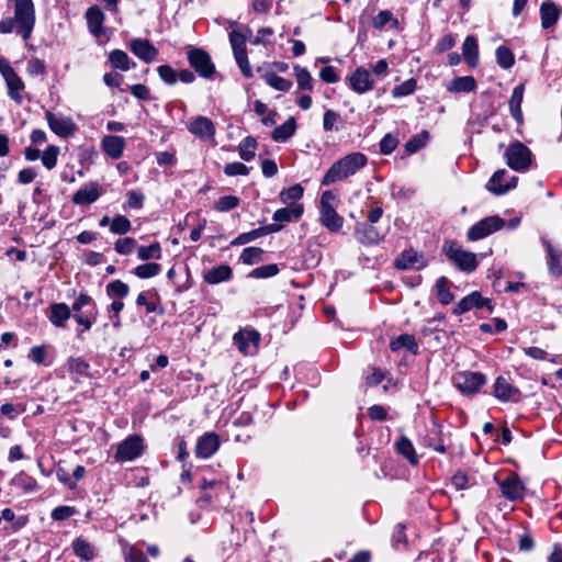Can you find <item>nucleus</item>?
I'll return each mask as SVG.
<instances>
[{"mask_svg": "<svg viewBox=\"0 0 562 562\" xmlns=\"http://www.w3.org/2000/svg\"><path fill=\"white\" fill-rule=\"evenodd\" d=\"M539 14L542 29L549 30L554 27L555 24L558 23L561 14V9L555 2L547 0L541 3Z\"/></svg>", "mask_w": 562, "mask_h": 562, "instance_id": "obj_25", "label": "nucleus"}, {"mask_svg": "<svg viewBox=\"0 0 562 562\" xmlns=\"http://www.w3.org/2000/svg\"><path fill=\"white\" fill-rule=\"evenodd\" d=\"M417 87V82L415 79L411 78L402 82L401 85H397L392 90V95L394 98H403L406 95L412 94Z\"/></svg>", "mask_w": 562, "mask_h": 562, "instance_id": "obj_61", "label": "nucleus"}, {"mask_svg": "<svg viewBox=\"0 0 562 562\" xmlns=\"http://www.w3.org/2000/svg\"><path fill=\"white\" fill-rule=\"evenodd\" d=\"M398 145V139L395 135L387 133L379 144L380 153L383 155L392 154Z\"/></svg>", "mask_w": 562, "mask_h": 562, "instance_id": "obj_63", "label": "nucleus"}, {"mask_svg": "<svg viewBox=\"0 0 562 562\" xmlns=\"http://www.w3.org/2000/svg\"><path fill=\"white\" fill-rule=\"evenodd\" d=\"M495 480L498 484L502 497L509 502H520L524 499L526 485L517 473L510 472L504 480Z\"/></svg>", "mask_w": 562, "mask_h": 562, "instance_id": "obj_9", "label": "nucleus"}, {"mask_svg": "<svg viewBox=\"0 0 562 562\" xmlns=\"http://www.w3.org/2000/svg\"><path fill=\"white\" fill-rule=\"evenodd\" d=\"M262 78L269 87L278 91L288 92L293 86L291 80L282 78L271 70H266Z\"/></svg>", "mask_w": 562, "mask_h": 562, "instance_id": "obj_39", "label": "nucleus"}, {"mask_svg": "<svg viewBox=\"0 0 562 562\" xmlns=\"http://www.w3.org/2000/svg\"><path fill=\"white\" fill-rule=\"evenodd\" d=\"M544 246H546L548 255H549L548 266H549L550 272L557 277H561L562 276V252L554 250L549 241H544Z\"/></svg>", "mask_w": 562, "mask_h": 562, "instance_id": "obj_41", "label": "nucleus"}, {"mask_svg": "<svg viewBox=\"0 0 562 562\" xmlns=\"http://www.w3.org/2000/svg\"><path fill=\"white\" fill-rule=\"evenodd\" d=\"M303 194L304 188L300 183H296L283 189L280 192V200L284 204H297L296 202L302 199Z\"/></svg>", "mask_w": 562, "mask_h": 562, "instance_id": "obj_43", "label": "nucleus"}, {"mask_svg": "<svg viewBox=\"0 0 562 562\" xmlns=\"http://www.w3.org/2000/svg\"><path fill=\"white\" fill-rule=\"evenodd\" d=\"M496 60H497V64L503 68V69H509L510 67L514 66L515 64V57H514V54L513 52L506 47V46H499L497 47L496 49Z\"/></svg>", "mask_w": 562, "mask_h": 562, "instance_id": "obj_54", "label": "nucleus"}, {"mask_svg": "<svg viewBox=\"0 0 562 562\" xmlns=\"http://www.w3.org/2000/svg\"><path fill=\"white\" fill-rule=\"evenodd\" d=\"M462 55L470 67L479 64V45L474 35H468L462 44Z\"/></svg>", "mask_w": 562, "mask_h": 562, "instance_id": "obj_35", "label": "nucleus"}, {"mask_svg": "<svg viewBox=\"0 0 562 562\" xmlns=\"http://www.w3.org/2000/svg\"><path fill=\"white\" fill-rule=\"evenodd\" d=\"M71 316V310L66 303L52 304L47 315L49 322L59 328H64Z\"/></svg>", "mask_w": 562, "mask_h": 562, "instance_id": "obj_29", "label": "nucleus"}, {"mask_svg": "<svg viewBox=\"0 0 562 562\" xmlns=\"http://www.w3.org/2000/svg\"><path fill=\"white\" fill-rule=\"evenodd\" d=\"M368 165V157L360 153H350L338 160H336L329 169L325 172L321 180L322 186H330L333 183L344 181Z\"/></svg>", "mask_w": 562, "mask_h": 562, "instance_id": "obj_2", "label": "nucleus"}, {"mask_svg": "<svg viewBox=\"0 0 562 562\" xmlns=\"http://www.w3.org/2000/svg\"><path fill=\"white\" fill-rule=\"evenodd\" d=\"M257 140L252 136L245 137L238 145L239 157L245 161H250L255 158V149Z\"/></svg>", "mask_w": 562, "mask_h": 562, "instance_id": "obj_50", "label": "nucleus"}, {"mask_svg": "<svg viewBox=\"0 0 562 562\" xmlns=\"http://www.w3.org/2000/svg\"><path fill=\"white\" fill-rule=\"evenodd\" d=\"M281 228L282 225L280 224H268L266 226L252 229L250 232L239 234L235 239L232 240L231 245H245L267 234L277 233L281 231Z\"/></svg>", "mask_w": 562, "mask_h": 562, "instance_id": "obj_28", "label": "nucleus"}, {"mask_svg": "<svg viewBox=\"0 0 562 562\" xmlns=\"http://www.w3.org/2000/svg\"><path fill=\"white\" fill-rule=\"evenodd\" d=\"M524 93H525V83L521 82L514 88L510 99H509V102H508L510 115L518 124H522V122H524V116H522V111H521Z\"/></svg>", "mask_w": 562, "mask_h": 562, "instance_id": "obj_30", "label": "nucleus"}, {"mask_svg": "<svg viewBox=\"0 0 562 562\" xmlns=\"http://www.w3.org/2000/svg\"><path fill=\"white\" fill-rule=\"evenodd\" d=\"M449 284L450 282L446 277H440L435 284L438 300L442 305H448L453 301Z\"/></svg>", "mask_w": 562, "mask_h": 562, "instance_id": "obj_45", "label": "nucleus"}, {"mask_svg": "<svg viewBox=\"0 0 562 562\" xmlns=\"http://www.w3.org/2000/svg\"><path fill=\"white\" fill-rule=\"evenodd\" d=\"M131 222L124 215H115L110 225V232L113 234L124 235L131 231Z\"/></svg>", "mask_w": 562, "mask_h": 562, "instance_id": "obj_55", "label": "nucleus"}, {"mask_svg": "<svg viewBox=\"0 0 562 562\" xmlns=\"http://www.w3.org/2000/svg\"><path fill=\"white\" fill-rule=\"evenodd\" d=\"M487 379L482 372L463 371L453 376L456 387L465 395L479 393Z\"/></svg>", "mask_w": 562, "mask_h": 562, "instance_id": "obj_6", "label": "nucleus"}, {"mask_svg": "<svg viewBox=\"0 0 562 562\" xmlns=\"http://www.w3.org/2000/svg\"><path fill=\"white\" fill-rule=\"evenodd\" d=\"M71 548L75 555L86 562L93 560L95 557V550L93 546L81 537L72 541Z\"/></svg>", "mask_w": 562, "mask_h": 562, "instance_id": "obj_37", "label": "nucleus"}, {"mask_svg": "<svg viewBox=\"0 0 562 562\" xmlns=\"http://www.w3.org/2000/svg\"><path fill=\"white\" fill-rule=\"evenodd\" d=\"M341 122L340 114L334 110H326L323 117V128L325 132L338 131V123Z\"/></svg>", "mask_w": 562, "mask_h": 562, "instance_id": "obj_60", "label": "nucleus"}, {"mask_svg": "<svg viewBox=\"0 0 562 562\" xmlns=\"http://www.w3.org/2000/svg\"><path fill=\"white\" fill-rule=\"evenodd\" d=\"M45 119L50 131L61 138L72 136L77 131V125L70 116L46 111Z\"/></svg>", "mask_w": 562, "mask_h": 562, "instance_id": "obj_12", "label": "nucleus"}, {"mask_svg": "<svg viewBox=\"0 0 562 562\" xmlns=\"http://www.w3.org/2000/svg\"><path fill=\"white\" fill-rule=\"evenodd\" d=\"M189 65L202 78L211 79L215 74V65L207 52L202 48H191L188 54Z\"/></svg>", "mask_w": 562, "mask_h": 562, "instance_id": "obj_7", "label": "nucleus"}, {"mask_svg": "<svg viewBox=\"0 0 562 562\" xmlns=\"http://www.w3.org/2000/svg\"><path fill=\"white\" fill-rule=\"evenodd\" d=\"M161 272V266L156 262L142 263L134 268L133 273L139 279H149Z\"/></svg>", "mask_w": 562, "mask_h": 562, "instance_id": "obj_51", "label": "nucleus"}, {"mask_svg": "<svg viewBox=\"0 0 562 562\" xmlns=\"http://www.w3.org/2000/svg\"><path fill=\"white\" fill-rule=\"evenodd\" d=\"M303 211L304 209L302 204H292L277 210L273 213L272 220L276 222L274 224L283 226L284 223L299 220L302 216Z\"/></svg>", "mask_w": 562, "mask_h": 562, "instance_id": "obj_31", "label": "nucleus"}, {"mask_svg": "<svg viewBox=\"0 0 562 562\" xmlns=\"http://www.w3.org/2000/svg\"><path fill=\"white\" fill-rule=\"evenodd\" d=\"M159 296L156 291L140 292L136 297V304L138 306H145L147 313H155L157 311V301Z\"/></svg>", "mask_w": 562, "mask_h": 562, "instance_id": "obj_44", "label": "nucleus"}, {"mask_svg": "<svg viewBox=\"0 0 562 562\" xmlns=\"http://www.w3.org/2000/svg\"><path fill=\"white\" fill-rule=\"evenodd\" d=\"M424 443L439 453H445L447 451L442 425H440L436 419L431 422V426L427 429Z\"/></svg>", "mask_w": 562, "mask_h": 562, "instance_id": "obj_24", "label": "nucleus"}, {"mask_svg": "<svg viewBox=\"0 0 562 562\" xmlns=\"http://www.w3.org/2000/svg\"><path fill=\"white\" fill-rule=\"evenodd\" d=\"M130 50L146 64L153 63L157 55L158 49L145 38H133L128 42Z\"/></svg>", "mask_w": 562, "mask_h": 562, "instance_id": "obj_19", "label": "nucleus"}, {"mask_svg": "<svg viewBox=\"0 0 562 562\" xmlns=\"http://www.w3.org/2000/svg\"><path fill=\"white\" fill-rule=\"evenodd\" d=\"M10 483L12 486L24 493H31L38 490L36 480L23 471L14 475Z\"/></svg>", "mask_w": 562, "mask_h": 562, "instance_id": "obj_38", "label": "nucleus"}, {"mask_svg": "<svg viewBox=\"0 0 562 562\" xmlns=\"http://www.w3.org/2000/svg\"><path fill=\"white\" fill-rule=\"evenodd\" d=\"M162 256L161 246L158 241L150 244L149 246H139L137 248V258L142 261L150 259H160Z\"/></svg>", "mask_w": 562, "mask_h": 562, "instance_id": "obj_48", "label": "nucleus"}, {"mask_svg": "<svg viewBox=\"0 0 562 562\" xmlns=\"http://www.w3.org/2000/svg\"><path fill=\"white\" fill-rule=\"evenodd\" d=\"M105 293L110 299L123 300L130 293V286L122 280H113L105 286Z\"/></svg>", "mask_w": 562, "mask_h": 562, "instance_id": "obj_42", "label": "nucleus"}, {"mask_svg": "<svg viewBox=\"0 0 562 562\" xmlns=\"http://www.w3.org/2000/svg\"><path fill=\"white\" fill-rule=\"evenodd\" d=\"M58 155H59V147L55 146V145H49L44 150L43 155H41V159H42L44 167L47 168L48 170H52L53 168H55V166L57 164Z\"/></svg>", "mask_w": 562, "mask_h": 562, "instance_id": "obj_59", "label": "nucleus"}, {"mask_svg": "<svg viewBox=\"0 0 562 562\" xmlns=\"http://www.w3.org/2000/svg\"><path fill=\"white\" fill-rule=\"evenodd\" d=\"M188 131L196 138L203 142L214 140L215 125L211 119L206 116H195L188 123Z\"/></svg>", "mask_w": 562, "mask_h": 562, "instance_id": "obj_15", "label": "nucleus"}, {"mask_svg": "<svg viewBox=\"0 0 562 562\" xmlns=\"http://www.w3.org/2000/svg\"><path fill=\"white\" fill-rule=\"evenodd\" d=\"M102 194L98 182H89L82 186L72 195V203L76 205H90L94 203Z\"/></svg>", "mask_w": 562, "mask_h": 562, "instance_id": "obj_22", "label": "nucleus"}, {"mask_svg": "<svg viewBox=\"0 0 562 562\" xmlns=\"http://www.w3.org/2000/svg\"><path fill=\"white\" fill-rule=\"evenodd\" d=\"M336 194L330 191H324L319 201V221L330 233H337L342 228L344 217L340 216L334 206Z\"/></svg>", "mask_w": 562, "mask_h": 562, "instance_id": "obj_3", "label": "nucleus"}, {"mask_svg": "<svg viewBox=\"0 0 562 562\" xmlns=\"http://www.w3.org/2000/svg\"><path fill=\"white\" fill-rule=\"evenodd\" d=\"M387 24L392 29H397L398 26V20L390 10H382L372 19V26L376 30H382Z\"/></svg>", "mask_w": 562, "mask_h": 562, "instance_id": "obj_46", "label": "nucleus"}, {"mask_svg": "<svg viewBox=\"0 0 562 562\" xmlns=\"http://www.w3.org/2000/svg\"><path fill=\"white\" fill-rule=\"evenodd\" d=\"M396 450L401 456L406 458L412 465H416L418 463L415 448H414L412 441L407 437L402 436L397 440Z\"/></svg>", "mask_w": 562, "mask_h": 562, "instance_id": "obj_40", "label": "nucleus"}, {"mask_svg": "<svg viewBox=\"0 0 562 562\" xmlns=\"http://www.w3.org/2000/svg\"><path fill=\"white\" fill-rule=\"evenodd\" d=\"M233 341L240 352L249 355L257 349L260 342V335L255 329H244L234 335Z\"/></svg>", "mask_w": 562, "mask_h": 562, "instance_id": "obj_18", "label": "nucleus"}, {"mask_svg": "<svg viewBox=\"0 0 562 562\" xmlns=\"http://www.w3.org/2000/svg\"><path fill=\"white\" fill-rule=\"evenodd\" d=\"M0 74L5 81L8 95L15 103L22 104L25 83L5 58H0Z\"/></svg>", "mask_w": 562, "mask_h": 562, "instance_id": "obj_5", "label": "nucleus"}, {"mask_svg": "<svg viewBox=\"0 0 562 562\" xmlns=\"http://www.w3.org/2000/svg\"><path fill=\"white\" fill-rule=\"evenodd\" d=\"M486 308L488 312L493 311L492 300L483 297L479 291H473L469 295L460 300L453 307V314L462 315L472 308Z\"/></svg>", "mask_w": 562, "mask_h": 562, "instance_id": "obj_13", "label": "nucleus"}, {"mask_svg": "<svg viewBox=\"0 0 562 562\" xmlns=\"http://www.w3.org/2000/svg\"><path fill=\"white\" fill-rule=\"evenodd\" d=\"M263 249L259 247H247L241 251L240 261L245 265H254L262 259Z\"/></svg>", "mask_w": 562, "mask_h": 562, "instance_id": "obj_57", "label": "nucleus"}, {"mask_svg": "<svg viewBox=\"0 0 562 562\" xmlns=\"http://www.w3.org/2000/svg\"><path fill=\"white\" fill-rule=\"evenodd\" d=\"M35 7L33 0H14L13 18L0 21V33L15 32L23 41L31 38L35 26Z\"/></svg>", "mask_w": 562, "mask_h": 562, "instance_id": "obj_1", "label": "nucleus"}, {"mask_svg": "<svg viewBox=\"0 0 562 562\" xmlns=\"http://www.w3.org/2000/svg\"><path fill=\"white\" fill-rule=\"evenodd\" d=\"M355 236L359 243L367 246L378 245L383 240L378 229L368 223H357Z\"/></svg>", "mask_w": 562, "mask_h": 562, "instance_id": "obj_27", "label": "nucleus"}, {"mask_svg": "<svg viewBox=\"0 0 562 562\" xmlns=\"http://www.w3.org/2000/svg\"><path fill=\"white\" fill-rule=\"evenodd\" d=\"M100 146L109 158L117 160L123 156L126 142L122 136L105 135L101 138Z\"/></svg>", "mask_w": 562, "mask_h": 562, "instance_id": "obj_21", "label": "nucleus"}, {"mask_svg": "<svg viewBox=\"0 0 562 562\" xmlns=\"http://www.w3.org/2000/svg\"><path fill=\"white\" fill-rule=\"evenodd\" d=\"M390 349L393 352H397L402 349H406L412 355H417L419 347L413 335L402 334L390 341Z\"/></svg>", "mask_w": 562, "mask_h": 562, "instance_id": "obj_34", "label": "nucleus"}, {"mask_svg": "<svg viewBox=\"0 0 562 562\" xmlns=\"http://www.w3.org/2000/svg\"><path fill=\"white\" fill-rule=\"evenodd\" d=\"M137 243L132 237H124L120 238L114 243V249L120 255H130L134 248L136 247Z\"/></svg>", "mask_w": 562, "mask_h": 562, "instance_id": "obj_64", "label": "nucleus"}, {"mask_svg": "<svg viewBox=\"0 0 562 562\" xmlns=\"http://www.w3.org/2000/svg\"><path fill=\"white\" fill-rule=\"evenodd\" d=\"M108 60L115 70L128 71L136 67V63L122 49H113L109 53Z\"/></svg>", "mask_w": 562, "mask_h": 562, "instance_id": "obj_32", "label": "nucleus"}, {"mask_svg": "<svg viewBox=\"0 0 562 562\" xmlns=\"http://www.w3.org/2000/svg\"><path fill=\"white\" fill-rule=\"evenodd\" d=\"M446 249L447 257L463 272H473L477 265L476 254L464 250L457 244L452 243Z\"/></svg>", "mask_w": 562, "mask_h": 562, "instance_id": "obj_10", "label": "nucleus"}, {"mask_svg": "<svg viewBox=\"0 0 562 562\" xmlns=\"http://www.w3.org/2000/svg\"><path fill=\"white\" fill-rule=\"evenodd\" d=\"M240 203V199L236 195L221 196L215 203L214 209L218 212H229L236 209Z\"/></svg>", "mask_w": 562, "mask_h": 562, "instance_id": "obj_56", "label": "nucleus"}, {"mask_svg": "<svg viewBox=\"0 0 562 562\" xmlns=\"http://www.w3.org/2000/svg\"><path fill=\"white\" fill-rule=\"evenodd\" d=\"M157 72L166 85L172 86L178 81V72L169 65L159 66Z\"/></svg>", "mask_w": 562, "mask_h": 562, "instance_id": "obj_62", "label": "nucleus"}, {"mask_svg": "<svg viewBox=\"0 0 562 562\" xmlns=\"http://www.w3.org/2000/svg\"><path fill=\"white\" fill-rule=\"evenodd\" d=\"M68 368L71 373L86 378L90 376V364L82 357H70Z\"/></svg>", "mask_w": 562, "mask_h": 562, "instance_id": "obj_52", "label": "nucleus"}, {"mask_svg": "<svg viewBox=\"0 0 562 562\" xmlns=\"http://www.w3.org/2000/svg\"><path fill=\"white\" fill-rule=\"evenodd\" d=\"M507 166L517 172H526L530 169L533 155L531 150L521 142L510 143L504 153Z\"/></svg>", "mask_w": 562, "mask_h": 562, "instance_id": "obj_4", "label": "nucleus"}, {"mask_svg": "<svg viewBox=\"0 0 562 562\" xmlns=\"http://www.w3.org/2000/svg\"><path fill=\"white\" fill-rule=\"evenodd\" d=\"M293 71L295 75L299 89L311 92L313 90V78L310 71L306 68L301 67L299 65H295L293 67Z\"/></svg>", "mask_w": 562, "mask_h": 562, "instance_id": "obj_49", "label": "nucleus"}, {"mask_svg": "<svg viewBox=\"0 0 562 562\" xmlns=\"http://www.w3.org/2000/svg\"><path fill=\"white\" fill-rule=\"evenodd\" d=\"M296 132V121L293 116H290L284 123L277 126L272 133L271 138L278 143H285Z\"/></svg>", "mask_w": 562, "mask_h": 562, "instance_id": "obj_36", "label": "nucleus"}, {"mask_svg": "<svg viewBox=\"0 0 562 562\" xmlns=\"http://www.w3.org/2000/svg\"><path fill=\"white\" fill-rule=\"evenodd\" d=\"M347 81L349 83L350 89L358 93L363 94L371 91L375 82L371 77V74L364 67L356 68L348 77Z\"/></svg>", "mask_w": 562, "mask_h": 562, "instance_id": "obj_14", "label": "nucleus"}, {"mask_svg": "<svg viewBox=\"0 0 562 562\" xmlns=\"http://www.w3.org/2000/svg\"><path fill=\"white\" fill-rule=\"evenodd\" d=\"M220 436L214 432H205L201 436L195 445V456L200 459H209L220 449Z\"/></svg>", "mask_w": 562, "mask_h": 562, "instance_id": "obj_16", "label": "nucleus"}, {"mask_svg": "<svg viewBox=\"0 0 562 562\" xmlns=\"http://www.w3.org/2000/svg\"><path fill=\"white\" fill-rule=\"evenodd\" d=\"M395 267L400 270L420 269L426 262L424 256L413 248L405 249L395 260Z\"/></svg>", "mask_w": 562, "mask_h": 562, "instance_id": "obj_23", "label": "nucleus"}, {"mask_svg": "<svg viewBox=\"0 0 562 562\" xmlns=\"http://www.w3.org/2000/svg\"><path fill=\"white\" fill-rule=\"evenodd\" d=\"M144 449L143 438L138 435H131L117 446L114 459L121 463L134 461L143 454Z\"/></svg>", "mask_w": 562, "mask_h": 562, "instance_id": "obj_8", "label": "nucleus"}, {"mask_svg": "<svg viewBox=\"0 0 562 562\" xmlns=\"http://www.w3.org/2000/svg\"><path fill=\"white\" fill-rule=\"evenodd\" d=\"M505 177H507V171L505 169L495 171L486 183V189L496 195H502L516 188L518 181L517 177H512L508 182L503 183L505 181Z\"/></svg>", "mask_w": 562, "mask_h": 562, "instance_id": "obj_20", "label": "nucleus"}, {"mask_svg": "<svg viewBox=\"0 0 562 562\" xmlns=\"http://www.w3.org/2000/svg\"><path fill=\"white\" fill-rule=\"evenodd\" d=\"M476 88V82L471 76L457 77L452 80L449 91L451 92H472Z\"/></svg>", "mask_w": 562, "mask_h": 562, "instance_id": "obj_47", "label": "nucleus"}, {"mask_svg": "<svg viewBox=\"0 0 562 562\" xmlns=\"http://www.w3.org/2000/svg\"><path fill=\"white\" fill-rule=\"evenodd\" d=\"M280 269L278 265L276 263H269L265 266H260L258 268H255L250 273L249 277L255 279H267L274 277L279 273Z\"/></svg>", "mask_w": 562, "mask_h": 562, "instance_id": "obj_58", "label": "nucleus"}, {"mask_svg": "<svg viewBox=\"0 0 562 562\" xmlns=\"http://www.w3.org/2000/svg\"><path fill=\"white\" fill-rule=\"evenodd\" d=\"M87 27L94 37H100L103 33V23L105 14L98 5H92L87 9L85 14Z\"/></svg>", "mask_w": 562, "mask_h": 562, "instance_id": "obj_26", "label": "nucleus"}, {"mask_svg": "<svg viewBox=\"0 0 562 562\" xmlns=\"http://www.w3.org/2000/svg\"><path fill=\"white\" fill-rule=\"evenodd\" d=\"M493 389L494 396L501 402H518L520 400L519 389L502 375L495 379Z\"/></svg>", "mask_w": 562, "mask_h": 562, "instance_id": "obj_17", "label": "nucleus"}, {"mask_svg": "<svg viewBox=\"0 0 562 562\" xmlns=\"http://www.w3.org/2000/svg\"><path fill=\"white\" fill-rule=\"evenodd\" d=\"M233 277V270L228 265H218L207 270L203 274V279L209 284H218L229 281Z\"/></svg>", "mask_w": 562, "mask_h": 562, "instance_id": "obj_33", "label": "nucleus"}, {"mask_svg": "<svg viewBox=\"0 0 562 562\" xmlns=\"http://www.w3.org/2000/svg\"><path fill=\"white\" fill-rule=\"evenodd\" d=\"M429 139V133L427 131H423L419 134L414 135L406 144L405 150L408 154H415L419 149L426 146Z\"/></svg>", "mask_w": 562, "mask_h": 562, "instance_id": "obj_53", "label": "nucleus"}, {"mask_svg": "<svg viewBox=\"0 0 562 562\" xmlns=\"http://www.w3.org/2000/svg\"><path fill=\"white\" fill-rule=\"evenodd\" d=\"M504 225L505 221L502 217L497 215L487 216L473 224L468 229L467 237L471 241L480 240L502 229Z\"/></svg>", "mask_w": 562, "mask_h": 562, "instance_id": "obj_11", "label": "nucleus"}]
</instances>
